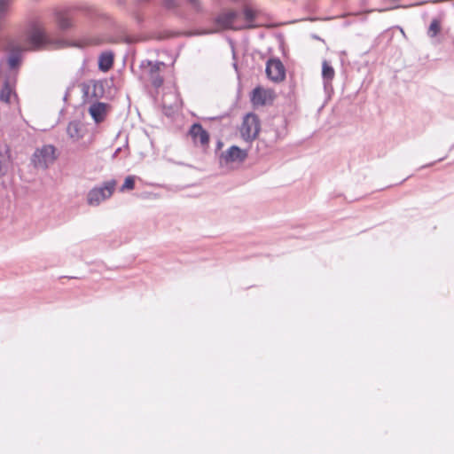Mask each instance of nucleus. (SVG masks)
Listing matches in <instances>:
<instances>
[{
  "instance_id": "nucleus-1",
  "label": "nucleus",
  "mask_w": 454,
  "mask_h": 454,
  "mask_svg": "<svg viewBox=\"0 0 454 454\" xmlns=\"http://www.w3.org/2000/svg\"><path fill=\"white\" fill-rule=\"evenodd\" d=\"M115 179H109L93 187L88 192L87 203L90 206H98L101 202L112 197L115 191Z\"/></svg>"
},
{
  "instance_id": "nucleus-2",
  "label": "nucleus",
  "mask_w": 454,
  "mask_h": 454,
  "mask_svg": "<svg viewBox=\"0 0 454 454\" xmlns=\"http://www.w3.org/2000/svg\"><path fill=\"white\" fill-rule=\"evenodd\" d=\"M57 159L56 148L52 145H44L35 149L31 156V164L35 168L47 169Z\"/></svg>"
},
{
  "instance_id": "nucleus-3",
  "label": "nucleus",
  "mask_w": 454,
  "mask_h": 454,
  "mask_svg": "<svg viewBox=\"0 0 454 454\" xmlns=\"http://www.w3.org/2000/svg\"><path fill=\"white\" fill-rule=\"evenodd\" d=\"M260 120L254 113L247 114L240 127L241 137L246 142H252L254 140L260 131Z\"/></svg>"
},
{
  "instance_id": "nucleus-4",
  "label": "nucleus",
  "mask_w": 454,
  "mask_h": 454,
  "mask_svg": "<svg viewBox=\"0 0 454 454\" xmlns=\"http://www.w3.org/2000/svg\"><path fill=\"white\" fill-rule=\"evenodd\" d=\"M248 156V150L241 149L238 145H231L219 155V164L222 167H228L231 164H241Z\"/></svg>"
},
{
  "instance_id": "nucleus-5",
  "label": "nucleus",
  "mask_w": 454,
  "mask_h": 454,
  "mask_svg": "<svg viewBox=\"0 0 454 454\" xmlns=\"http://www.w3.org/2000/svg\"><path fill=\"white\" fill-rule=\"evenodd\" d=\"M161 66H164V62L156 61L155 63H153L152 60L149 59L143 60L140 64L141 68H148V74L151 83L156 89L161 87L164 82V79L160 74V69Z\"/></svg>"
},
{
  "instance_id": "nucleus-6",
  "label": "nucleus",
  "mask_w": 454,
  "mask_h": 454,
  "mask_svg": "<svg viewBox=\"0 0 454 454\" xmlns=\"http://www.w3.org/2000/svg\"><path fill=\"white\" fill-rule=\"evenodd\" d=\"M24 50L20 45H13L8 49L6 63L12 74V76L16 78L17 71L22 64Z\"/></svg>"
},
{
  "instance_id": "nucleus-7",
  "label": "nucleus",
  "mask_w": 454,
  "mask_h": 454,
  "mask_svg": "<svg viewBox=\"0 0 454 454\" xmlns=\"http://www.w3.org/2000/svg\"><path fill=\"white\" fill-rule=\"evenodd\" d=\"M268 78L273 82H281L286 77V69L279 59H270L266 63L265 68Z\"/></svg>"
},
{
  "instance_id": "nucleus-8",
  "label": "nucleus",
  "mask_w": 454,
  "mask_h": 454,
  "mask_svg": "<svg viewBox=\"0 0 454 454\" xmlns=\"http://www.w3.org/2000/svg\"><path fill=\"white\" fill-rule=\"evenodd\" d=\"M27 41L34 51H39L50 43V39L46 34L37 27L33 28L29 33Z\"/></svg>"
},
{
  "instance_id": "nucleus-9",
  "label": "nucleus",
  "mask_w": 454,
  "mask_h": 454,
  "mask_svg": "<svg viewBox=\"0 0 454 454\" xmlns=\"http://www.w3.org/2000/svg\"><path fill=\"white\" fill-rule=\"evenodd\" d=\"M12 165V158L10 146L7 144H0V178L7 175Z\"/></svg>"
},
{
  "instance_id": "nucleus-10",
  "label": "nucleus",
  "mask_w": 454,
  "mask_h": 454,
  "mask_svg": "<svg viewBox=\"0 0 454 454\" xmlns=\"http://www.w3.org/2000/svg\"><path fill=\"white\" fill-rule=\"evenodd\" d=\"M189 134L194 142L199 141L202 146H208L209 145V133L203 129L202 125L199 122L193 123L189 129Z\"/></svg>"
},
{
  "instance_id": "nucleus-11",
  "label": "nucleus",
  "mask_w": 454,
  "mask_h": 454,
  "mask_svg": "<svg viewBox=\"0 0 454 454\" xmlns=\"http://www.w3.org/2000/svg\"><path fill=\"white\" fill-rule=\"evenodd\" d=\"M238 13L234 11H230L217 15L214 21L216 25L220 26L223 29H234L233 22L237 18Z\"/></svg>"
},
{
  "instance_id": "nucleus-12",
  "label": "nucleus",
  "mask_w": 454,
  "mask_h": 454,
  "mask_svg": "<svg viewBox=\"0 0 454 454\" xmlns=\"http://www.w3.org/2000/svg\"><path fill=\"white\" fill-rule=\"evenodd\" d=\"M16 78L12 74L7 75L3 82L2 88L0 90V100L4 103L10 102L11 95L15 86Z\"/></svg>"
},
{
  "instance_id": "nucleus-13",
  "label": "nucleus",
  "mask_w": 454,
  "mask_h": 454,
  "mask_svg": "<svg viewBox=\"0 0 454 454\" xmlns=\"http://www.w3.org/2000/svg\"><path fill=\"white\" fill-rule=\"evenodd\" d=\"M106 107L107 104L98 101L93 103L89 107V114L96 123H100L105 120L106 115Z\"/></svg>"
},
{
  "instance_id": "nucleus-14",
  "label": "nucleus",
  "mask_w": 454,
  "mask_h": 454,
  "mask_svg": "<svg viewBox=\"0 0 454 454\" xmlns=\"http://www.w3.org/2000/svg\"><path fill=\"white\" fill-rule=\"evenodd\" d=\"M68 137L74 141H78L83 137L82 124L79 120L70 121L67 127Z\"/></svg>"
},
{
  "instance_id": "nucleus-15",
  "label": "nucleus",
  "mask_w": 454,
  "mask_h": 454,
  "mask_svg": "<svg viewBox=\"0 0 454 454\" xmlns=\"http://www.w3.org/2000/svg\"><path fill=\"white\" fill-rule=\"evenodd\" d=\"M98 69L102 72L109 71L114 65V53L112 51H104L98 57Z\"/></svg>"
},
{
  "instance_id": "nucleus-16",
  "label": "nucleus",
  "mask_w": 454,
  "mask_h": 454,
  "mask_svg": "<svg viewBox=\"0 0 454 454\" xmlns=\"http://www.w3.org/2000/svg\"><path fill=\"white\" fill-rule=\"evenodd\" d=\"M334 74L335 72L332 65L328 61L324 60L322 63V78L325 89L331 86Z\"/></svg>"
},
{
  "instance_id": "nucleus-17",
  "label": "nucleus",
  "mask_w": 454,
  "mask_h": 454,
  "mask_svg": "<svg viewBox=\"0 0 454 454\" xmlns=\"http://www.w3.org/2000/svg\"><path fill=\"white\" fill-rule=\"evenodd\" d=\"M267 90L258 86L252 90L251 101L255 106H264L267 101Z\"/></svg>"
},
{
  "instance_id": "nucleus-18",
  "label": "nucleus",
  "mask_w": 454,
  "mask_h": 454,
  "mask_svg": "<svg viewBox=\"0 0 454 454\" xmlns=\"http://www.w3.org/2000/svg\"><path fill=\"white\" fill-rule=\"evenodd\" d=\"M282 137H283L280 135L278 129L270 128L263 131L262 137L260 138V141H267L269 143L268 145L270 146Z\"/></svg>"
},
{
  "instance_id": "nucleus-19",
  "label": "nucleus",
  "mask_w": 454,
  "mask_h": 454,
  "mask_svg": "<svg viewBox=\"0 0 454 454\" xmlns=\"http://www.w3.org/2000/svg\"><path fill=\"white\" fill-rule=\"evenodd\" d=\"M243 14L245 16L246 21L247 22V24L246 26H244L243 27L244 28L254 27V25L253 24V22L255 20V16H256L255 12L252 8L247 6L243 10Z\"/></svg>"
},
{
  "instance_id": "nucleus-20",
  "label": "nucleus",
  "mask_w": 454,
  "mask_h": 454,
  "mask_svg": "<svg viewBox=\"0 0 454 454\" xmlns=\"http://www.w3.org/2000/svg\"><path fill=\"white\" fill-rule=\"evenodd\" d=\"M441 31V20L438 18H434L429 25L427 35L429 37H435Z\"/></svg>"
},
{
  "instance_id": "nucleus-21",
  "label": "nucleus",
  "mask_w": 454,
  "mask_h": 454,
  "mask_svg": "<svg viewBox=\"0 0 454 454\" xmlns=\"http://www.w3.org/2000/svg\"><path fill=\"white\" fill-rule=\"evenodd\" d=\"M104 96V84L102 82H95L93 84L92 97L98 99Z\"/></svg>"
},
{
  "instance_id": "nucleus-22",
  "label": "nucleus",
  "mask_w": 454,
  "mask_h": 454,
  "mask_svg": "<svg viewBox=\"0 0 454 454\" xmlns=\"http://www.w3.org/2000/svg\"><path fill=\"white\" fill-rule=\"evenodd\" d=\"M135 187V176H128L124 183L120 188V192H124L126 190H133Z\"/></svg>"
},
{
  "instance_id": "nucleus-23",
  "label": "nucleus",
  "mask_w": 454,
  "mask_h": 454,
  "mask_svg": "<svg viewBox=\"0 0 454 454\" xmlns=\"http://www.w3.org/2000/svg\"><path fill=\"white\" fill-rule=\"evenodd\" d=\"M12 0H0V20L6 17Z\"/></svg>"
},
{
  "instance_id": "nucleus-24",
  "label": "nucleus",
  "mask_w": 454,
  "mask_h": 454,
  "mask_svg": "<svg viewBox=\"0 0 454 454\" xmlns=\"http://www.w3.org/2000/svg\"><path fill=\"white\" fill-rule=\"evenodd\" d=\"M161 4L167 11H175L179 7V0H162Z\"/></svg>"
},
{
  "instance_id": "nucleus-25",
  "label": "nucleus",
  "mask_w": 454,
  "mask_h": 454,
  "mask_svg": "<svg viewBox=\"0 0 454 454\" xmlns=\"http://www.w3.org/2000/svg\"><path fill=\"white\" fill-rule=\"evenodd\" d=\"M58 25L60 29L67 30L71 27L72 24H71V20H69V18L63 16V15H59L58 17Z\"/></svg>"
},
{
  "instance_id": "nucleus-26",
  "label": "nucleus",
  "mask_w": 454,
  "mask_h": 454,
  "mask_svg": "<svg viewBox=\"0 0 454 454\" xmlns=\"http://www.w3.org/2000/svg\"><path fill=\"white\" fill-rule=\"evenodd\" d=\"M304 10L309 13L316 12L317 10V5L315 0H308L304 4Z\"/></svg>"
},
{
  "instance_id": "nucleus-27",
  "label": "nucleus",
  "mask_w": 454,
  "mask_h": 454,
  "mask_svg": "<svg viewBox=\"0 0 454 454\" xmlns=\"http://www.w3.org/2000/svg\"><path fill=\"white\" fill-rule=\"evenodd\" d=\"M171 36V33L168 31H163V32H155L153 33V37L159 41H162L165 39H168Z\"/></svg>"
},
{
  "instance_id": "nucleus-28",
  "label": "nucleus",
  "mask_w": 454,
  "mask_h": 454,
  "mask_svg": "<svg viewBox=\"0 0 454 454\" xmlns=\"http://www.w3.org/2000/svg\"><path fill=\"white\" fill-rule=\"evenodd\" d=\"M187 2L196 12L201 11L202 7L200 0H187Z\"/></svg>"
},
{
  "instance_id": "nucleus-29",
  "label": "nucleus",
  "mask_w": 454,
  "mask_h": 454,
  "mask_svg": "<svg viewBox=\"0 0 454 454\" xmlns=\"http://www.w3.org/2000/svg\"><path fill=\"white\" fill-rule=\"evenodd\" d=\"M134 19H135V20H136V22L137 23L138 26H142V24L145 21V19H144L143 15L138 13V12L135 13Z\"/></svg>"
},
{
  "instance_id": "nucleus-30",
  "label": "nucleus",
  "mask_w": 454,
  "mask_h": 454,
  "mask_svg": "<svg viewBox=\"0 0 454 454\" xmlns=\"http://www.w3.org/2000/svg\"><path fill=\"white\" fill-rule=\"evenodd\" d=\"M217 32L216 29H211V30H198L194 33V35H209V34H214Z\"/></svg>"
},
{
  "instance_id": "nucleus-31",
  "label": "nucleus",
  "mask_w": 454,
  "mask_h": 454,
  "mask_svg": "<svg viewBox=\"0 0 454 454\" xmlns=\"http://www.w3.org/2000/svg\"><path fill=\"white\" fill-rule=\"evenodd\" d=\"M82 91L83 94V98H88L89 92H90V86L86 83H82Z\"/></svg>"
},
{
  "instance_id": "nucleus-32",
  "label": "nucleus",
  "mask_w": 454,
  "mask_h": 454,
  "mask_svg": "<svg viewBox=\"0 0 454 454\" xmlns=\"http://www.w3.org/2000/svg\"><path fill=\"white\" fill-rule=\"evenodd\" d=\"M226 116H228V114H222V115H219V116L209 117L208 120L209 121H220V120L223 119Z\"/></svg>"
},
{
  "instance_id": "nucleus-33",
  "label": "nucleus",
  "mask_w": 454,
  "mask_h": 454,
  "mask_svg": "<svg viewBox=\"0 0 454 454\" xmlns=\"http://www.w3.org/2000/svg\"><path fill=\"white\" fill-rule=\"evenodd\" d=\"M446 157H442V158H440L439 160H435V161H433L431 163H428L425 166H422V168H427V167H431V166H434L436 162H440V161H442Z\"/></svg>"
},
{
  "instance_id": "nucleus-34",
  "label": "nucleus",
  "mask_w": 454,
  "mask_h": 454,
  "mask_svg": "<svg viewBox=\"0 0 454 454\" xmlns=\"http://www.w3.org/2000/svg\"><path fill=\"white\" fill-rule=\"evenodd\" d=\"M69 88L67 90L65 95H64V98H63V100L66 101L67 100V97H68V94H69Z\"/></svg>"
},
{
  "instance_id": "nucleus-35",
  "label": "nucleus",
  "mask_w": 454,
  "mask_h": 454,
  "mask_svg": "<svg viewBox=\"0 0 454 454\" xmlns=\"http://www.w3.org/2000/svg\"><path fill=\"white\" fill-rule=\"evenodd\" d=\"M222 145H223V142L221 140H218L217 145H216L217 149H220L222 147Z\"/></svg>"
},
{
  "instance_id": "nucleus-36",
  "label": "nucleus",
  "mask_w": 454,
  "mask_h": 454,
  "mask_svg": "<svg viewBox=\"0 0 454 454\" xmlns=\"http://www.w3.org/2000/svg\"><path fill=\"white\" fill-rule=\"evenodd\" d=\"M120 151H121V148H120V147H119V148H117V149L115 150V152H114V155H116Z\"/></svg>"
},
{
  "instance_id": "nucleus-37",
  "label": "nucleus",
  "mask_w": 454,
  "mask_h": 454,
  "mask_svg": "<svg viewBox=\"0 0 454 454\" xmlns=\"http://www.w3.org/2000/svg\"><path fill=\"white\" fill-rule=\"evenodd\" d=\"M233 67L236 70H238V65L236 63L233 64Z\"/></svg>"
},
{
  "instance_id": "nucleus-38",
  "label": "nucleus",
  "mask_w": 454,
  "mask_h": 454,
  "mask_svg": "<svg viewBox=\"0 0 454 454\" xmlns=\"http://www.w3.org/2000/svg\"><path fill=\"white\" fill-rule=\"evenodd\" d=\"M313 37L316 39H319V37L317 35H313Z\"/></svg>"
}]
</instances>
